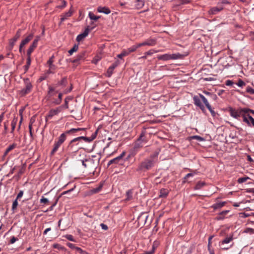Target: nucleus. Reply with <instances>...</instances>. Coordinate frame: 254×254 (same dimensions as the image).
<instances>
[{
	"label": "nucleus",
	"mask_w": 254,
	"mask_h": 254,
	"mask_svg": "<svg viewBox=\"0 0 254 254\" xmlns=\"http://www.w3.org/2000/svg\"><path fill=\"white\" fill-rule=\"evenodd\" d=\"M97 133V130H96V132L94 134H93L90 137L80 136V137L74 138L70 141L68 147L70 148L71 150H72V151H73L74 152L77 151L79 148H81V147L79 146L77 148H74L73 145L72 144L73 143H74L76 141H79L81 139H83L86 142H91L96 138Z\"/></svg>",
	"instance_id": "nucleus-1"
},
{
	"label": "nucleus",
	"mask_w": 254,
	"mask_h": 254,
	"mask_svg": "<svg viewBox=\"0 0 254 254\" xmlns=\"http://www.w3.org/2000/svg\"><path fill=\"white\" fill-rule=\"evenodd\" d=\"M88 15L89 18L92 20H97L100 18V16L95 15L92 12H89Z\"/></svg>",
	"instance_id": "nucleus-25"
},
{
	"label": "nucleus",
	"mask_w": 254,
	"mask_h": 254,
	"mask_svg": "<svg viewBox=\"0 0 254 254\" xmlns=\"http://www.w3.org/2000/svg\"><path fill=\"white\" fill-rule=\"evenodd\" d=\"M181 2L182 4H186L190 2L189 0H181Z\"/></svg>",
	"instance_id": "nucleus-56"
},
{
	"label": "nucleus",
	"mask_w": 254,
	"mask_h": 254,
	"mask_svg": "<svg viewBox=\"0 0 254 254\" xmlns=\"http://www.w3.org/2000/svg\"><path fill=\"white\" fill-rule=\"evenodd\" d=\"M15 241H16V239L15 238V237H13L11 238V240H10V243H11V244H13V243H15Z\"/></svg>",
	"instance_id": "nucleus-58"
},
{
	"label": "nucleus",
	"mask_w": 254,
	"mask_h": 254,
	"mask_svg": "<svg viewBox=\"0 0 254 254\" xmlns=\"http://www.w3.org/2000/svg\"><path fill=\"white\" fill-rule=\"evenodd\" d=\"M24 110V108H22L21 109H20L19 110V115L20 116V122H19V124L20 125L22 123V119H23V117H22V113H23V111Z\"/></svg>",
	"instance_id": "nucleus-39"
},
{
	"label": "nucleus",
	"mask_w": 254,
	"mask_h": 254,
	"mask_svg": "<svg viewBox=\"0 0 254 254\" xmlns=\"http://www.w3.org/2000/svg\"><path fill=\"white\" fill-rule=\"evenodd\" d=\"M97 11L100 13H104L108 14L111 12V10L107 7L99 6L97 8Z\"/></svg>",
	"instance_id": "nucleus-20"
},
{
	"label": "nucleus",
	"mask_w": 254,
	"mask_h": 254,
	"mask_svg": "<svg viewBox=\"0 0 254 254\" xmlns=\"http://www.w3.org/2000/svg\"><path fill=\"white\" fill-rule=\"evenodd\" d=\"M125 154V152H123L119 156L112 160H111L108 163V165H110V164L113 163H118L122 160Z\"/></svg>",
	"instance_id": "nucleus-19"
},
{
	"label": "nucleus",
	"mask_w": 254,
	"mask_h": 254,
	"mask_svg": "<svg viewBox=\"0 0 254 254\" xmlns=\"http://www.w3.org/2000/svg\"><path fill=\"white\" fill-rule=\"evenodd\" d=\"M73 13V10L70 8L67 12L64 13L63 15H61L60 23L61 24L65 20L67 19L68 17H70Z\"/></svg>",
	"instance_id": "nucleus-17"
},
{
	"label": "nucleus",
	"mask_w": 254,
	"mask_h": 254,
	"mask_svg": "<svg viewBox=\"0 0 254 254\" xmlns=\"http://www.w3.org/2000/svg\"><path fill=\"white\" fill-rule=\"evenodd\" d=\"M156 52V51H154L153 50H150L146 53H145L144 54V56L141 57L140 58L141 59H146L147 58V56H148V55H152L154 53H155Z\"/></svg>",
	"instance_id": "nucleus-28"
},
{
	"label": "nucleus",
	"mask_w": 254,
	"mask_h": 254,
	"mask_svg": "<svg viewBox=\"0 0 254 254\" xmlns=\"http://www.w3.org/2000/svg\"><path fill=\"white\" fill-rule=\"evenodd\" d=\"M53 57L50 58L47 62V64L49 65V70L47 71L46 74L54 73L57 68L56 66L53 64Z\"/></svg>",
	"instance_id": "nucleus-9"
},
{
	"label": "nucleus",
	"mask_w": 254,
	"mask_h": 254,
	"mask_svg": "<svg viewBox=\"0 0 254 254\" xmlns=\"http://www.w3.org/2000/svg\"><path fill=\"white\" fill-rule=\"evenodd\" d=\"M85 128H71V129L66 131L64 133L66 134L67 133H75L78 131L83 130Z\"/></svg>",
	"instance_id": "nucleus-23"
},
{
	"label": "nucleus",
	"mask_w": 254,
	"mask_h": 254,
	"mask_svg": "<svg viewBox=\"0 0 254 254\" xmlns=\"http://www.w3.org/2000/svg\"><path fill=\"white\" fill-rule=\"evenodd\" d=\"M193 99L194 101V104L197 107H199L201 110L204 111V106L201 103L200 98L197 96H194L193 97Z\"/></svg>",
	"instance_id": "nucleus-14"
},
{
	"label": "nucleus",
	"mask_w": 254,
	"mask_h": 254,
	"mask_svg": "<svg viewBox=\"0 0 254 254\" xmlns=\"http://www.w3.org/2000/svg\"><path fill=\"white\" fill-rule=\"evenodd\" d=\"M199 97L201 99V100L203 102L204 104L205 105L206 107L207 108H210V105L209 104L206 98L203 95H202L201 94H199Z\"/></svg>",
	"instance_id": "nucleus-22"
},
{
	"label": "nucleus",
	"mask_w": 254,
	"mask_h": 254,
	"mask_svg": "<svg viewBox=\"0 0 254 254\" xmlns=\"http://www.w3.org/2000/svg\"><path fill=\"white\" fill-rule=\"evenodd\" d=\"M67 246L72 249H75V248L76 247L75 246V245L74 244L70 243H67Z\"/></svg>",
	"instance_id": "nucleus-45"
},
{
	"label": "nucleus",
	"mask_w": 254,
	"mask_h": 254,
	"mask_svg": "<svg viewBox=\"0 0 254 254\" xmlns=\"http://www.w3.org/2000/svg\"><path fill=\"white\" fill-rule=\"evenodd\" d=\"M250 36L252 39H254V31L251 33Z\"/></svg>",
	"instance_id": "nucleus-64"
},
{
	"label": "nucleus",
	"mask_w": 254,
	"mask_h": 254,
	"mask_svg": "<svg viewBox=\"0 0 254 254\" xmlns=\"http://www.w3.org/2000/svg\"><path fill=\"white\" fill-rule=\"evenodd\" d=\"M78 49V46L77 45H75L72 49H71L69 51V54L71 55L74 52L77 51Z\"/></svg>",
	"instance_id": "nucleus-31"
},
{
	"label": "nucleus",
	"mask_w": 254,
	"mask_h": 254,
	"mask_svg": "<svg viewBox=\"0 0 254 254\" xmlns=\"http://www.w3.org/2000/svg\"><path fill=\"white\" fill-rule=\"evenodd\" d=\"M225 84L227 86H231L233 84V82L232 80H228L226 81Z\"/></svg>",
	"instance_id": "nucleus-50"
},
{
	"label": "nucleus",
	"mask_w": 254,
	"mask_h": 254,
	"mask_svg": "<svg viewBox=\"0 0 254 254\" xmlns=\"http://www.w3.org/2000/svg\"><path fill=\"white\" fill-rule=\"evenodd\" d=\"M245 232L246 233H254V229L249 228L246 229Z\"/></svg>",
	"instance_id": "nucleus-46"
},
{
	"label": "nucleus",
	"mask_w": 254,
	"mask_h": 254,
	"mask_svg": "<svg viewBox=\"0 0 254 254\" xmlns=\"http://www.w3.org/2000/svg\"><path fill=\"white\" fill-rule=\"evenodd\" d=\"M144 136V133H141V134L139 138L137 141L136 144L139 145V142H141V141H143L142 137H143Z\"/></svg>",
	"instance_id": "nucleus-42"
},
{
	"label": "nucleus",
	"mask_w": 254,
	"mask_h": 254,
	"mask_svg": "<svg viewBox=\"0 0 254 254\" xmlns=\"http://www.w3.org/2000/svg\"><path fill=\"white\" fill-rule=\"evenodd\" d=\"M191 138L192 139H196L199 141H202L204 140V139L202 137H201L199 136H198V135L192 136L191 137Z\"/></svg>",
	"instance_id": "nucleus-35"
},
{
	"label": "nucleus",
	"mask_w": 254,
	"mask_h": 254,
	"mask_svg": "<svg viewBox=\"0 0 254 254\" xmlns=\"http://www.w3.org/2000/svg\"><path fill=\"white\" fill-rule=\"evenodd\" d=\"M39 37H36V38L34 40L32 44L30 46L29 49L27 50V55L28 56H30L31 53L33 51L34 49L37 47L38 42L39 40Z\"/></svg>",
	"instance_id": "nucleus-12"
},
{
	"label": "nucleus",
	"mask_w": 254,
	"mask_h": 254,
	"mask_svg": "<svg viewBox=\"0 0 254 254\" xmlns=\"http://www.w3.org/2000/svg\"><path fill=\"white\" fill-rule=\"evenodd\" d=\"M229 112L231 116L235 119H238L240 116L243 117V115L245 113H248V112H251L254 115V111L248 108H241L238 110H235L231 108L229 109Z\"/></svg>",
	"instance_id": "nucleus-2"
},
{
	"label": "nucleus",
	"mask_w": 254,
	"mask_h": 254,
	"mask_svg": "<svg viewBox=\"0 0 254 254\" xmlns=\"http://www.w3.org/2000/svg\"><path fill=\"white\" fill-rule=\"evenodd\" d=\"M30 56H28L27 61V64L28 66H29L30 65V63H31V60H30Z\"/></svg>",
	"instance_id": "nucleus-55"
},
{
	"label": "nucleus",
	"mask_w": 254,
	"mask_h": 254,
	"mask_svg": "<svg viewBox=\"0 0 254 254\" xmlns=\"http://www.w3.org/2000/svg\"><path fill=\"white\" fill-rule=\"evenodd\" d=\"M232 240V237H227L222 242V244H228L230 243Z\"/></svg>",
	"instance_id": "nucleus-34"
},
{
	"label": "nucleus",
	"mask_w": 254,
	"mask_h": 254,
	"mask_svg": "<svg viewBox=\"0 0 254 254\" xmlns=\"http://www.w3.org/2000/svg\"><path fill=\"white\" fill-rule=\"evenodd\" d=\"M66 138L65 133H62L59 137L58 141L55 143L54 148L51 151V154H54L58 149L60 146L64 142Z\"/></svg>",
	"instance_id": "nucleus-8"
},
{
	"label": "nucleus",
	"mask_w": 254,
	"mask_h": 254,
	"mask_svg": "<svg viewBox=\"0 0 254 254\" xmlns=\"http://www.w3.org/2000/svg\"><path fill=\"white\" fill-rule=\"evenodd\" d=\"M119 64V61H117L109 67L107 71V76L108 77L111 76L113 72V70Z\"/></svg>",
	"instance_id": "nucleus-13"
},
{
	"label": "nucleus",
	"mask_w": 254,
	"mask_h": 254,
	"mask_svg": "<svg viewBox=\"0 0 254 254\" xmlns=\"http://www.w3.org/2000/svg\"><path fill=\"white\" fill-rule=\"evenodd\" d=\"M128 55L127 50H124L122 51V52L120 54L118 55L117 57L122 59L123 57L127 56Z\"/></svg>",
	"instance_id": "nucleus-26"
},
{
	"label": "nucleus",
	"mask_w": 254,
	"mask_h": 254,
	"mask_svg": "<svg viewBox=\"0 0 254 254\" xmlns=\"http://www.w3.org/2000/svg\"><path fill=\"white\" fill-rule=\"evenodd\" d=\"M154 249H155L154 247H153L152 250L151 251L146 252L142 254H153L154 253Z\"/></svg>",
	"instance_id": "nucleus-49"
},
{
	"label": "nucleus",
	"mask_w": 254,
	"mask_h": 254,
	"mask_svg": "<svg viewBox=\"0 0 254 254\" xmlns=\"http://www.w3.org/2000/svg\"><path fill=\"white\" fill-rule=\"evenodd\" d=\"M225 203V202L217 203L215 204L214 205H213V207L215 209H217V208H221L222 206H223L224 205Z\"/></svg>",
	"instance_id": "nucleus-27"
},
{
	"label": "nucleus",
	"mask_w": 254,
	"mask_h": 254,
	"mask_svg": "<svg viewBox=\"0 0 254 254\" xmlns=\"http://www.w3.org/2000/svg\"><path fill=\"white\" fill-rule=\"evenodd\" d=\"M168 194V190L165 189H162L160 190V194L159 196L160 197H166Z\"/></svg>",
	"instance_id": "nucleus-21"
},
{
	"label": "nucleus",
	"mask_w": 254,
	"mask_h": 254,
	"mask_svg": "<svg viewBox=\"0 0 254 254\" xmlns=\"http://www.w3.org/2000/svg\"><path fill=\"white\" fill-rule=\"evenodd\" d=\"M15 39L14 38V39H13V40H12L10 42L9 45V46L8 47V51L11 50L13 48V46H14V44H15Z\"/></svg>",
	"instance_id": "nucleus-33"
},
{
	"label": "nucleus",
	"mask_w": 254,
	"mask_h": 254,
	"mask_svg": "<svg viewBox=\"0 0 254 254\" xmlns=\"http://www.w3.org/2000/svg\"><path fill=\"white\" fill-rule=\"evenodd\" d=\"M182 55L179 53L173 54H164L158 56V60L163 61H167L169 60H176L181 59Z\"/></svg>",
	"instance_id": "nucleus-4"
},
{
	"label": "nucleus",
	"mask_w": 254,
	"mask_h": 254,
	"mask_svg": "<svg viewBox=\"0 0 254 254\" xmlns=\"http://www.w3.org/2000/svg\"><path fill=\"white\" fill-rule=\"evenodd\" d=\"M53 247L59 250H63V247L58 244H55L53 245Z\"/></svg>",
	"instance_id": "nucleus-40"
},
{
	"label": "nucleus",
	"mask_w": 254,
	"mask_h": 254,
	"mask_svg": "<svg viewBox=\"0 0 254 254\" xmlns=\"http://www.w3.org/2000/svg\"><path fill=\"white\" fill-rule=\"evenodd\" d=\"M32 37L33 35H30L22 41L19 46V51L20 52L22 51V48L32 39Z\"/></svg>",
	"instance_id": "nucleus-18"
},
{
	"label": "nucleus",
	"mask_w": 254,
	"mask_h": 254,
	"mask_svg": "<svg viewBox=\"0 0 254 254\" xmlns=\"http://www.w3.org/2000/svg\"><path fill=\"white\" fill-rule=\"evenodd\" d=\"M25 83L26 84L25 89L22 90L20 92L22 96H23L29 93L32 87V85L28 79H26L25 80Z\"/></svg>",
	"instance_id": "nucleus-10"
},
{
	"label": "nucleus",
	"mask_w": 254,
	"mask_h": 254,
	"mask_svg": "<svg viewBox=\"0 0 254 254\" xmlns=\"http://www.w3.org/2000/svg\"><path fill=\"white\" fill-rule=\"evenodd\" d=\"M100 226L103 230H107L108 229V226L103 223L101 224Z\"/></svg>",
	"instance_id": "nucleus-53"
},
{
	"label": "nucleus",
	"mask_w": 254,
	"mask_h": 254,
	"mask_svg": "<svg viewBox=\"0 0 254 254\" xmlns=\"http://www.w3.org/2000/svg\"><path fill=\"white\" fill-rule=\"evenodd\" d=\"M239 87H243L245 85V83L241 79H239L237 84Z\"/></svg>",
	"instance_id": "nucleus-37"
},
{
	"label": "nucleus",
	"mask_w": 254,
	"mask_h": 254,
	"mask_svg": "<svg viewBox=\"0 0 254 254\" xmlns=\"http://www.w3.org/2000/svg\"><path fill=\"white\" fill-rule=\"evenodd\" d=\"M65 237L69 241L75 242V240L73 239L72 236L71 235H66L65 236Z\"/></svg>",
	"instance_id": "nucleus-38"
},
{
	"label": "nucleus",
	"mask_w": 254,
	"mask_h": 254,
	"mask_svg": "<svg viewBox=\"0 0 254 254\" xmlns=\"http://www.w3.org/2000/svg\"><path fill=\"white\" fill-rule=\"evenodd\" d=\"M247 92L251 94H254V89L251 87H248L247 88Z\"/></svg>",
	"instance_id": "nucleus-36"
},
{
	"label": "nucleus",
	"mask_w": 254,
	"mask_h": 254,
	"mask_svg": "<svg viewBox=\"0 0 254 254\" xmlns=\"http://www.w3.org/2000/svg\"><path fill=\"white\" fill-rule=\"evenodd\" d=\"M23 192L22 190H20L18 194L17 195V199L19 198H20L23 195Z\"/></svg>",
	"instance_id": "nucleus-54"
},
{
	"label": "nucleus",
	"mask_w": 254,
	"mask_h": 254,
	"mask_svg": "<svg viewBox=\"0 0 254 254\" xmlns=\"http://www.w3.org/2000/svg\"><path fill=\"white\" fill-rule=\"evenodd\" d=\"M212 238H213V236H211L209 238V239H208V247L209 251H210V246H211V240H212Z\"/></svg>",
	"instance_id": "nucleus-51"
},
{
	"label": "nucleus",
	"mask_w": 254,
	"mask_h": 254,
	"mask_svg": "<svg viewBox=\"0 0 254 254\" xmlns=\"http://www.w3.org/2000/svg\"><path fill=\"white\" fill-rule=\"evenodd\" d=\"M247 178H240L238 179V182L239 183H242L246 181Z\"/></svg>",
	"instance_id": "nucleus-47"
},
{
	"label": "nucleus",
	"mask_w": 254,
	"mask_h": 254,
	"mask_svg": "<svg viewBox=\"0 0 254 254\" xmlns=\"http://www.w3.org/2000/svg\"><path fill=\"white\" fill-rule=\"evenodd\" d=\"M61 100H57L54 102L55 104L59 105L61 103Z\"/></svg>",
	"instance_id": "nucleus-63"
},
{
	"label": "nucleus",
	"mask_w": 254,
	"mask_h": 254,
	"mask_svg": "<svg viewBox=\"0 0 254 254\" xmlns=\"http://www.w3.org/2000/svg\"><path fill=\"white\" fill-rule=\"evenodd\" d=\"M223 9V6H217L211 7L208 11L209 14L215 15L217 14L219 12Z\"/></svg>",
	"instance_id": "nucleus-16"
},
{
	"label": "nucleus",
	"mask_w": 254,
	"mask_h": 254,
	"mask_svg": "<svg viewBox=\"0 0 254 254\" xmlns=\"http://www.w3.org/2000/svg\"><path fill=\"white\" fill-rule=\"evenodd\" d=\"M154 165V161L152 159H146L142 162L140 166V170H149L151 169Z\"/></svg>",
	"instance_id": "nucleus-6"
},
{
	"label": "nucleus",
	"mask_w": 254,
	"mask_h": 254,
	"mask_svg": "<svg viewBox=\"0 0 254 254\" xmlns=\"http://www.w3.org/2000/svg\"><path fill=\"white\" fill-rule=\"evenodd\" d=\"M51 230L50 228H47L44 232V234H46L49 231Z\"/></svg>",
	"instance_id": "nucleus-62"
},
{
	"label": "nucleus",
	"mask_w": 254,
	"mask_h": 254,
	"mask_svg": "<svg viewBox=\"0 0 254 254\" xmlns=\"http://www.w3.org/2000/svg\"><path fill=\"white\" fill-rule=\"evenodd\" d=\"M7 56L9 57V58H13V54H11L9 52H8L7 53Z\"/></svg>",
	"instance_id": "nucleus-60"
},
{
	"label": "nucleus",
	"mask_w": 254,
	"mask_h": 254,
	"mask_svg": "<svg viewBox=\"0 0 254 254\" xmlns=\"http://www.w3.org/2000/svg\"><path fill=\"white\" fill-rule=\"evenodd\" d=\"M63 107L60 106L55 109H52L50 111L48 115H47L46 118L50 119L55 115H57L59 113L62 111Z\"/></svg>",
	"instance_id": "nucleus-11"
},
{
	"label": "nucleus",
	"mask_w": 254,
	"mask_h": 254,
	"mask_svg": "<svg viewBox=\"0 0 254 254\" xmlns=\"http://www.w3.org/2000/svg\"><path fill=\"white\" fill-rule=\"evenodd\" d=\"M77 252H79L80 254H84L85 253V251L82 250L81 248L79 247H76L75 249Z\"/></svg>",
	"instance_id": "nucleus-41"
},
{
	"label": "nucleus",
	"mask_w": 254,
	"mask_h": 254,
	"mask_svg": "<svg viewBox=\"0 0 254 254\" xmlns=\"http://www.w3.org/2000/svg\"><path fill=\"white\" fill-rule=\"evenodd\" d=\"M155 44V42L154 40H150L141 43H138L136 45H133L131 47L129 48L127 50L128 55L129 53L133 52L136 50V49L141 46H153Z\"/></svg>",
	"instance_id": "nucleus-3"
},
{
	"label": "nucleus",
	"mask_w": 254,
	"mask_h": 254,
	"mask_svg": "<svg viewBox=\"0 0 254 254\" xmlns=\"http://www.w3.org/2000/svg\"><path fill=\"white\" fill-rule=\"evenodd\" d=\"M72 98L71 97H66L65 99V100H64V102H65L64 103V106H62L63 108L64 107L65 108L67 109L68 108V101L72 100Z\"/></svg>",
	"instance_id": "nucleus-30"
},
{
	"label": "nucleus",
	"mask_w": 254,
	"mask_h": 254,
	"mask_svg": "<svg viewBox=\"0 0 254 254\" xmlns=\"http://www.w3.org/2000/svg\"><path fill=\"white\" fill-rule=\"evenodd\" d=\"M48 200L47 198L42 197V198L40 199V203H46L48 202Z\"/></svg>",
	"instance_id": "nucleus-44"
},
{
	"label": "nucleus",
	"mask_w": 254,
	"mask_h": 254,
	"mask_svg": "<svg viewBox=\"0 0 254 254\" xmlns=\"http://www.w3.org/2000/svg\"><path fill=\"white\" fill-rule=\"evenodd\" d=\"M103 187V185L102 184H100L99 185V186H98V187L96 188H94L92 190H91V191L93 192V193H97V192H98L99 191H100V190H101L102 188Z\"/></svg>",
	"instance_id": "nucleus-32"
},
{
	"label": "nucleus",
	"mask_w": 254,
	"mask_h": 254,
	"mask_svg": "<svg viewBox=\"0 0 254 254\" xmlns=\"http://www.w3.org/2000/svg\"><path fill=\"white\" fill-rule=\"evenodd\" d=\"M14 147V145L12 144L11 145H10L6 150L5 154L7 153L9 151L13 149Z\"/></svg>",
	"instance_id": "nucleus-43"
},
{
	"label": "nucleus",
	"mask_w": 254,
	"mask_h": 254,
	"mask_svg": "<svg viewBox=\"0 0 254 254\" xmlns=\"http://www.w3.org/2000/svg\"><path fill=\"white\" fill-rule=\"evenodd\" d=\"M66 79L65 78H63L61 81H59L57 84H56L54 87L49 86V91L48 94L50 96H53L55 94V93L58 92L57 89L59 86H62L63 87H64L66 85Z\"/></svg>",
	"instance_id": "nucleus-5"
},
{
	"label": "nucleus",
	"mask_w": 254,
	"mask_h": 254,
	"mask_svg": "<svg viewBox=\"0 0 254 254\" xmlns=\"http://www.w3.org/2000/svg\"><path fill=\"white\" fill-rule=\"evenodd\" d=\"M205 185V184L204 182H199L196 184L194 189L195 190H199L201 188H202Z\"/></svg>",
	"instance_id": "nucleus-24"
},
{
	"label": "nucleus",
	"mask_w": 254,
	"mask_h": 254,
	"mask_svg": "<svg viewBox=\"0 0 254 254\" xmlns=\"http://www.w3.org/2000/svg\"><path fill=\"white\" fill-rule=\"evenodd\" d=\"M207 109L209 110V111H210V112L211 113V114L212 116L213 117H215V115H216V113H215V112H214V110H213L212 109V108H211V106H210V108H207Z\"/></svg>",
	"instance_id": "nucleus-48"
},
{
	"label": "nucleus",
	"mask_w": 254,
	"mask_h": 254,
	"mask_svg": "<svg viewBox=\"0 0 254 254\" xmlns=\"http://www.w3.org/2000/svg\"><path fill=\"white\" fill-rule=\"evenodd\" d=\"M72 90V85L70 86V87L69 89L67 90H65L64 92V94H66V93H67L68 92H69L71 91V90Z\"/></svg>",
	"instance_id": "nucleus-59"
},
{
	"label": "nucleus",
	"mask_w": 254,
	"mask_h": 254,
	"mask_svg": "<svg viewBox=\"0 0 254 254\" xmlns=\"http://www.w3.org/2000/svg\"><path fill=\"white\" fill-rule=\"evenodd\" d=\"M132 192L131 190H128L126 193V200H129L132 198Z\"/></svg>",
	"instance_id": "nucleus-29"
},
{
	"label": "nucleus",
	"mask_w": 254,
	"mask_h": 254,
	"mask_svg": "<svg viewBox=\"0 0 254 254\" xmlns=\"http://www.w3.org/2000/svg\"><path fill=\"white\" fill-rule=\"evenodd\" d=\"M252 114L251 112H248V113H245L243 115V122L247 124L249 126L254 127V119L250 115Z\"/></svg>",
	"instance_id": "nucleus-7"
},
{
	"label": "nucleus",
	"mask_w": 254,
	"mask_h": 254,
	"mask_svg": "<svg viewBox=\"0 0 254 254\" xmlns=\"http://www.w3.org/2000/svg\"><path fill=\"white\" fill-rule=\"evenodd\" d=\"M16 208V199H15L12 203V208L14 209Z\"/></svg>",
	"instance_id": "nucleus-57"
},
{
	"label": "nucleus",
	"mask_w": 254,
	"mask_h": 254,
	"mask_svg": "<svg viewBox=\"0 0 254 254\" xmlns=\"http://www.w3.org/2000/svg\"><path fill=\"white\" fill-rule=\"evenodd\" d=\"M90 29H89V26H88L85 30L84 32L78 35L76 37V40L78 42H80L82 39H83L84 38H85L88 34Z\"/></svg>",
	"instance_id": "nucleus-15"
},
{
	"label": "nucleus",
	"mask_w": 254,
	"mask_h": 254,
	"mask_svg": "<svg viewBox=\"0 0 254 254\" xmlns=\"http://www.w3.org/2000/svg\"><path fill=\"white\" fill-rule=\"evenodd\" d=\"M192 176H193V174L192 173H189L186 175V176L185 177V179H186L188 178V177Z\"/></svg>",
	"instance_id": "nucleus-61"
},
{
	"label": "nucleus",
	"mask_w": 254,
	"mask_h": 254,
	"mask_svg": "<svg viewBox=\"0 0 254 254\" xmlns=\"http://www.w3.org/2000/svg\"><path fill=\"white\" fill-rule=\"evenodd\" d=\"M62 3H63V5H59V6H58V7L59 8H62L66 6V2L65 0H62Z\"/></svg>",
	"instance_id": "nucleus-52"
}]
</instances>
